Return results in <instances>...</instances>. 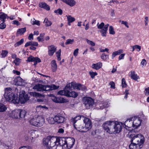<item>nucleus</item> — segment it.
Returning <instances> with one entry per match:
<instances>
[{"mask_svg":"<svg viewBox=\"0 0 149 149\" xmlns=\"http://www.w3.org/2000/svg\"><path fill=\"white\" fill-rule=\"evenodd\" d=\"M5 91L4 95L6 100L11 102L14 104H18L19 100L23 103H25L29 99L28 96L25 94L23 91L20 93L19 99L13 93L14 91L11 88H6L5 89Z\"/></svg>","mask_w":149,"mask_h":149,"instance_id":"1","label":"nucleus"},{"mask_svg":"<svg viewBox=\"0 0 149 149\" xmlns=\"http://www.w3.org/2000/svg\"><path fill=\"white\" fill-rule=\"evenodd\" d=\"M72 87L75 89L82 90H84L86 88L85 86L81 84L72 82L68 84L63 90L58 91V94L68 97H75L78 96L77 94L74 91L69 90L71 89Z\"/></svg>","mask_w":149,"mask_h":149,"instance_id":"2","label":"nucleus"},{"mask_svg":"<svg viewBox=\"0 0 149 149\" xmlns=\"http://www.w3.org/2000/svg\"><path fill=\"white\" fill-rule=\"evenodd\" d=\"M129 138L131 143L129 147L130 149H140L143 146L145 139L143 135L141 134L135 135L129 133Z\"/></svg>","mask_w":149,"mask_h":149,"instance_id":"3","label":"nucleus"},{"mask_svg":"<svg viewBox=\"0 0 149 149\" xmlns=\"http://www.w3.org/2000/svg\"><path fill=\"white\" fill-rule=\"evenodd\" d=\"M58 138L48 136L43 139V143L47 149H63V146L58 142Z\"/></svg>","mask_w":149,"mask_h":149,"instance_id":"4","label":"nucleus"},{"mask_svg":"<svg viewBox=\"0 0 149 149\" xmlns=\"http://www.w3.org/2000/svg\"><path fill=\"white\" fill-rule=\"evenodd\" d=\"M57 141L63 146V149H70L71 148L74 144L75 139L73 138H58Z\"/></svg>","mask_w":149,"mask_h":149,"instance_id":"5","label":"nucleus"},{"mask_svg":"<svg viewBox=\"0 0 149 149\" xmlns=\"http://www.w3.org/2000/svg\"><path fill=\"white\" fill-rule=\"evenodd\" d=\"M30 124L36 127H41L45 123L44 118L41 116L34 117L29 120Z\"/></svg>","mask_w":149,"mask_h":149,"instance_id":"6","label":"nucleus"},{"mask_svg":"<svg viewBox=\"0 0 149 149\" xmlns=\"http://www.w3.org/2000/svg\"><path fill=\"white\" fill-rule=\"evenodd\" d=\"M85 124L84 127L83 128V130H81L79 127H76V125L74 124V126L75 128L79 131L86 132L91 129L92 127V123L91 120L88 118H86L83 119Z\"/></svg>","mask_w":149,"mask_h":149,"instance_id":"7","label":"nucleus"},{"mask_svg":"<svg viewBox=\"0 0 149 149\" xmlns=\"http://www.w3.org/2000/svg\"><path fill=\"white\" fill-rule=\"evenodd\" d=\"M115 124L114 121H107L103 124V126L105 131L112 134L114 130L113 127Z\"/></svg>","mask_w":149,"mask_h":149,"instance_id":"8","label":"nucleus"},{"mask_svg":"<svg viewBox=\"0 0 149 149\" xmlns=\"http://www.w3.org/2000/svg\"><path fill=\"white\" fill-rule=\"evenodd\" d=\"M84 104L87 109H90L94 104V101L91 98L89 97H84L83 99Z\"/></svg>","mask_w":149,"mask_h":149,"instance_id":"9","label":"nucleus"},{"mask_svg":"<svg viewBox=\"0 0 149 149\" xmlns=\"http://www.w3.org/2000/svg\"><path fill=\"white\" fill-rule=\"evenodd\" d=\"M115 124L113 125V133H116L120 132L122 130V127L121 125L118 122H114Z\"/></svg>","mask_w":149,"mask_h":149,"instance_id":"10","label":"nucleus"},{"mask_svg":"<svg viewBox=\"0 0 149 149\" xmlns=\"http://www.w3.org/2000/svg\"><path fill=\"white\" fill-rule=\"evenodd\" d=\"M132 118L134 128H136L140 125L141 120L140 118L137 117H134Z\"/></svg>","mask_w":149,"mask_h":149,"instance_id":"11","label":"nucleus"},{"mask_svg":"<svg viewBox=\"0 0 149 149\" xmlns=\"http://www.w3.org/2000/svg\"><path fill=\"white\" fill-rule=\"evenodd\" d=\"M56 124H59L63 123L65 120V118L63 116L57 115L54 116Z\"/></svg>","mask_w":149,"mask_h":149,"instance_id":"12","label":"nucleus"},{"mask_svg":"<svg viewBox=\"0 0 149 149\" xmlns=\"http://www.w3.org/2000/svg\"><path fill=\"white\" fill-rule=\"evenodd\" d=\"M27 61L29 62H34V65H36L38 63L41 62V60L39 58L37 57H34L32 56H30L28 58Z\"/></svg>","mask_w":149,"mask_h":149,"instance_id":"13","label":"nucleus"},{"mask_svg":"<svg viewBox=\"0 0 149 149\" xmlns=\"http://www.w3.org/2000/svg\"><path fill=\"white\" fill-rule=\"evenodd\" d=\"M52 100L54 102L56 103H63L67 102V100L61 97H53Z\"/></svg>","mask_w":149,"mask_h":149,"instance_id":"14","label":"nucleus"},{"mask_svg":"<svg viewBox=\"0 0 149 149\" xmlns=\"http://www.w3.org/2000/svg\"><path fill=\"white\" fill-rule=\"evenodd\" d=\"M109 106L107 102H104L97 104L96 105V107L98 109H102L104 108L107 107Z\"/></svg>","mask_w":149,"mask_h":149,"instance_id":"15","label":"nucleus"},{"mask_svg":"<svg viewBox=\"0 0 149 149\" xmlns=\"http://www.w3.org/2000/svg\"><path fill=\"white\" fill-rule=\"evenodd\" d=\"M125 125L128 128H134L132 118L127 120L125 122Z\"/></svg>","mask_w":149,"mask_h":149,"instance_id":"16","label":"nucleus"},{"mask_svg":"<svg viewBox=\"0 0 149 149\" xmlns=\"http://www.w3.org/2000/svg\"><path fill=\"white\" fill-rule=\"evenodd\" d=\"M56 47L53 45L50 46L48 47V55L52 56L56 50Z\"/></svg>","mask_w":149,"mask_h":149,"instance_id":"17","label":"nucleus"},{"mask_svg":"<svg viewBox=\"0 0 149 149\" xmlns=\"http://www.w3.org/2000/svg\"><path fill=\"white\" fill-rule=\"evenodd\" d=\"M109 26L108 24L105 25L103 28L100 31L101 34V35L102 36L105 37L106 36Z\"/></svg>","mask_w":149,"mask_h":149,"instance_id":"18","label":"nucleus"},{"mask_svg":"<svg viewBox=\"0 0 149 149\" xmlns=\"http://www.w3.org/2000/svg\"><path fill=\"white\" fill-rule=\"evenodd\" d=\"M23 79L20 77H16L14 80L15 84L18 86H21L23 82Z\"/></svg>","mask_w":149,"mask_h":149,"instance_id":"19","label":"nucleus"},{"mask_svg":"<svg viewBox=\"0 0 149 149\" xmlns=\"http://www.w3.org/2000/svg\"><path fill=\"white\" fill-rule=\"evenodd\" d=\"M44 85L42 84H38L36 85L33 88V89L37 90L38 91L44 92Z\"/></svg>","mask_w":149,"mask_h":149,"instance_id":"20","label":"nucleus"},{"mask_svg":"<svg viewBox=\"0 0 149 149\" xmlns=\"http://www.w3.org/2000/svg\"><path fill=\"white\" fill-rule=\"evenodd\" d=\"M20 109H16L12 112V115L16 118H20Z\"/></svg>","mask_w":149,"mask_h":149,"instance_id":"21","label":"nucleus"},{"mask_svg":"<svg viewBox=\"0 0 149 149\" xmlns=\"http://www.w3.org/2000/svg\"><path fill=\"white\" fill-rule=\"evenodd\" d=\"M102 66V63L99 62L96 63H93L92 65V68L96 70H98L101 68Z\"/></svg>","mask_w":149,"mask_h":149,"instance_id":"22","label":"nucleus"},{"mask_svg":"<svg viewBox=\"0 0 149 149\" xmlns=\"http://www.w3.org/2000/svg\"><path fill=\"white\" fill-rule=\"evenodd\" d=\"M39 6L40 8H44L47 10H49L50 9L49 6L45 2L40 3Z\"/></svg>","mask_w":149,"mask_h":149,"instance_id":"23","label":"nucleus"},{"mask_svg":"<svg viewBox=\"0 0 149 149\" xmlns=\"http://www.w3.org/2000/svg\"><path fill=\"white\" fill-rule=\"evenodd\" d=\"M51 68L53 72H55L57 68V66L55 60H53L51 62Z\"/></svg>","mask_w":149,"mask_h":149,"instance_id":"24","label":"nucleus"},{"mask_svg":"<svg viewBox=\"0 0 149 149\" xmlns=\"http://www.w3.org/2000/svg\"><path fill=\"white\" fill-rule=\"evenodd\" d=\"M130 76L131 79L135 81H136L139 78L137 74H136L135 72L134 71L131 72Z\"/></svg>","mask_w":149,"mask_h":149,"instance_id":"25","label":"nucleus"},{"mask_svg":"<svg viewBox=\"0 0 149 149\" xmlns=\"http://www.w3.org/2000/svg\"><path fill=\"white\" fill-rule=\"evenodd\" d=\"M84 118V119L86 118H84L83 116H76L74 118H72L71 119V122L73 123L74 125L76 122L77 120H80L81 118Z\"/></svg>","mask_w":149,"mask_h":149,"instance_id":"26","label":"nucleus"},{"mask_svg":"<svg viewBox=\"0 0 149 149\" xmlns=\"http://www.w3.org/2000/svg\"><path fill=\"white\" fill-rule=\"evenodd\" d=\"M76 3L74 0H67L65 3L70 6H73L76 4Z\"/></svg>","mask_w":149,"mask_h":149,"instance_id":"27","label":"nucleus"},{"mask_svg":"<svg viewBox=\"0 0 149 149\" xmlns=\"http://www.w3.org/2000/svg\"><path fill=\"white\" fill-rule=\"evenodd\" d=\"M26 27L19 29H18L17 33L18 34L22 35L23 34L26 32Z\"/></svg>","mask_w":149,"mask_h":149,"instance_id":"28","label":"nucleus"},{"mask_svg":"<svg viewBox=\"0 0 149 149\" xmlns=\"http://www.w3.org/2000/svg\"><path fill=\"white\" fill-rule=\"evenodd\" d=\"M31 23L32 25H36L38 26L40 25V21L36 20L34 18L31 19Z\"/></svg>","mask_w":149,"mask_h":149,"instance_id":"29","label":"nucleus"},{"mask_svg":"<svg viewBox=\"0 0 149 149\" xmlns=\"http://www.w3.org/2000/svg\"><path fill=\"white\" fill-rule=\"evenodd\" d=\"M123 52V50L120 49L119 50L113 52L112 54V58L113 59L114 57L118 55H119Z\"/></svg>","mask_w":149,"mask_h":149,"instance_id":"30","label":"nucleus"},{"mask_svg":"<svg viewBox=\"0 0 149 149\" xmlns=\"http://www.w3.org/2000/svg\"><path fill=\"white\" fill-rule=\"evenodd\" d=\"M48 122L50 124H56L54 119V118L49 117L47 118Z\"/></svg>","mask_w":149,"mask_h":149,"instance_id":"31","label":"nucleus"},{"mask_svg":"<svg viewBox=\"0 0 149 149\" xmlns=\"http://www.w3.org/2000/svg\"><path fill=\"white\" fill-rule=\"evenodd\" d=\"M45 35V33H40V36L38 37L37 38V39L39 42H43L44 40V36Z\"/></svg>","mask_w":149,"mask_h":149,"instance_id":"32","label":"nucleus"},{"mask_svg":"<svg viewBox=\"0 0 149 149\" xmlns=\"http://www.w3.org/2000/svg\"><path fill=\"white\" fill-rule=\"evenodd\" d=\"M20 118H24L26 113V112L24 110L20 109Z\"/></svg>","mask_w":149,"mask_h":149,"instance_id":"33","label":"nucleus"},{"mask_svg":"<svg viewBox=\"0 0 149 149\" xmlns=\"http://www.w3.org/2000/svg\"><path fill=\"white\" fill-rule=\"evenodd\" d=\"M7 16V15L5 13H0V19H2V20L1 21V22L2 21H3V20L4 21V22H5V19L6 18Z\"/></svg>","mask_w":149,"mask_h":149,"instance_id":"34","label":"nucleus"},{"mask_svg":"<svg viewBox=\"0 0 149 149\" xmlns=\"http://www.w3.org/2000/svg\"><path fill=\"white\" fill-rule=\"evenodd\" d=\"M101 57L104 61H106L109 59V55L103 53L101 55Z\"/></svg>","mask_w":149,"mask_h":149,"instance_id":"35","label":"nucleus"},{"mask_svg":"<svg viewBox=\"0 0 149 149\" xmlns=\"http://www.w3.org/2000/svg\"><path fill=\"white\" fill-rule=\"evenodd\" d=\"M67 17L68 22H72L75 20V19L74 17H72L70 15L67 16Z\"/></svg>","mask_w":149,"mask_h":149,"instance_id":"36","label":"nucleus"},{"mask_svg":"<svg viewBox=\"0 0 149 149\" xmlns=\"http://www.w3.org/2000/svg\"><path fill=\"white\" fill-rule=\"evenodd\" d=\"M8 52L6 50H2L1 53L2 58H4L7 56Z\"/></svg>","mask_w":149,"mask_h":149,"instance_id":"37","label":"nucleus"},{"mask_svg":"<svg viewBox=\"0 0 149 149\" xmlns=\"http://www.w3.org/2000/svg\"><path fill=\"white\" fill-rule=\"evenodd\" d=\"M44 22L46 23L45 25L47 26H49L52 24L51 22L49 21L48 19L46 18L45 19Z\"/></svg>","mask_w":149,"mask_h":149,"instance_id":"38","label":"nucleus"},{"mask_svg":"<svg viewBox=\"0 0 149 149\" xmlns=\"http://www.w3.org/2000/svg\"><path fill=\"white\" fill-rule=\"evenodd\" d=\"M6 109V106L3 104L0 103V112H3Z\"/></svg>","mask_w":149,"mask_h":149,"instance_id":"39","label":"nucleus"},{"mask_svg":"<svg viewBox=\"0 0 149 149\" xmlns=\"http://www.w3.org/2000/svg\"><path fill=\"white\" fill-rule=\"evenodd\" d=\"M24 41V39L23 38L22 39L19 41L17 42L14 45L15 47H16L21 45L23 43Z\"/></svg>","mask_w":149,"mask_h":149,"instance_id":"40","label":"nucleus"},{"mask_svg":"<svg viewBox=\"0 0 149 149\" xmlns=\"http://www.w3.org/2000/svg\"><path fill=\"white\" fill-rule=\"evenodd\" d=\"M30 94L31 96L35 97H40L41 96V94L36 92H31L30 93Z\"/></svg>","mask_w":149,"mask_h":149,"instance_id":"41","label":"nucleus"},{"mask_svg":"<svg viewBox=\"0 0 149 149\" xmlns=\"http://www.w3.org/2000/svg\"><path fill=\"white\" fill-rule=\"evenodd\" d=\"M105 25L104 24L103 22H102L100 24L99 23H97V26L98 29H102L104 27Z\"/></svg>","mask_w":149,"mask_h":149,"instance_id":"42","label":"nucleus"},{"mask_svg":"<svg viewBox=\"0 0 149 149\" xmlns=\"http://www.w3.org/2000/svg\"><path fill=\"white\" fill-rule=\"evenodd\" d=\"M109 33L110 34L114 35L115 33L113 28L112 26H110L109 28Z\"/></svg>","mask_w":149,"mask_h":149,"instance_id":"43","label":"nucleus"},{"mask_svg":"<svg viewBox=\"0 0 149 149\" xmlns=\"http://www.w3.org/2000/svg\"><path fill=\"white\" fill-rule=\"evenodd\" d=\"M89 74L91 78L93 79L95 76L97 75V73L96 72H93L92 71H90Z\"/></svg>","mask_w":149,"mask_h":149,"instance_id":"44","label":"nucleus"},{"mask_svg":"<svg viewBox=\"0 0 149 149\" xmlns=\"http://www.w3.org/2000/svg\"><path fill=\"white\" fill-rule=\"evenodd\" d=\"M4 22L3 20L1 22V23L0 24V29H3L6 28V25L4 23Z\"/></svg>","mask_w":149,"mask_h":149,"instance_id":"45","label":"nucleus"},{"mask_svg":"<svg viewBox=\"0 0 149 149\" xmlns=\"http://www.w3.org/2000/svg\"><path fill=\"white\" fill-rule=\"evenodd\" d=\"M61 53V49H60L58 51H57L56 52V56L57 57L58 60V61H60L61 60V58L60 57Z\"/></svg>","mask_w":149,"mask_h":149,"instance_id":"46","label":"nucleus"},{"mask_svg":"<svg viewBox=\"0 0 149 149\" xmlns=\"http://www.w3.org/2000/svg\"><path fill=\"white\" fill-rule=\"evenodd\" d=\"M54 12L57 15H61L62 14L63 11L61 9L59 8L57 10H55Z\"/></svg>","mask_w":149,"mask_h":149,"instance_id":"47","label":"nucleus"},{"mask_svg":"<svg viewBox=\"0 0 149 149\" xmlns=\"http://www.w3.org/2000/svg\"><path fill=\"white\" fill-rule=\"evenodd\" d=\"M86 41L88 44L92 46H94L95 45V43L93 41L89 40L88 39H86Z\"/></svg>","mask_w":149,"mask_h":149,"instance_id":"48","label":"nucleus"},{"mask_svg":"<svg viewBox=\"0 0 149 149\" xmlns=\"http://www.w3.org/2000/svg\"><path fill=\"white\" fill-rule=\"evenodd\" d=\"M74 41V40L69 39L66 40V42H65V44L66 45L69 44H72Z\"/></svg>","mask_w":149,"mask_h":149,"instance_id":"49","label":"nucleus"},{"mask_svg":"<svg viewBox=\"0 0 149 149\" xmlns=\"http://www.w3.org/2000/svg\"><path fill=\"white\" fill-rule=\"evenodd\" d=\"M20 59L19 58H16L14 61V62L16 65H18L20 62Z\"/></svg>","mask_w":149,"mask_h":149,"instance_id":"50","label":"nucleus"},{"mask_svg":"<svg viewBox=\"0 0 149 149\" xmlns=\"http://www.w3.org/2000/svg\"><path fill=\"white\" fill-rule=\"evenodd\" d=\"M44 91L52 90L49 86H46L44 85Z\"/></svg>","mask_w":149,"mask_h":149,"instance_id":"51","label":"nucleus"},{"mask_svg":"<svg viewBox=\"0 0 149 149\" xmlns=\"http://www.w3.org/2000/svg\"><path fill=\"white\" fill-rule=\"evenodd\" d=\"M122 86L123 88H125L126 86V81L125 80L124 78H123L122 80Z\"/></svg>","mask_w":149,"mask_h":149,"instance_id":"52","label":"nucleus"},{"mask_svg":"<svg viewBox=\"0 0 149 149\" xmlns=\"http://www.w3.org/2000/svg\"><path fill=\"white\" fill-rule=\"evenodd\" d=\"M120 22H121V24L124 25L127 28H129V26L128 25V23L126 21H120Z\"/></svg>","mask_w":149,"mask_h":149,"instance_id":"53","label":"nucleus"},{"mask_svg":"<svg viewBox=\"0 0 149 149\" xmlns=\"http://www.w3.org/2000/svg\"><path fill=\"white\" fill-rule=\"evenodd\" d=\"M146 63V61L145 59H143L141 62V64L142 67H143L144 66H145Z\"/></svg>","mask_w":149,"mask_h":149,"instance_id":"54","label":"nucleus"},{"mask_svg":"<svg viewBox=\"0 0 149 149\" xmlns=\"http://www.w3.org/2000/svg\"><path fill=\"white\" fill-rule=\"evenodd\" d=\"M144 93H145V94L146 95H149V87H148V88H145Z\"/></svg>","mask_w":149,"mask_h":149,"instance_id":"55","label":"nucleus"},{"mask_svg":"<svg viewBox=\"0 0 149 149\" xmlns=\"http://www.w3.org/2000/svg\"><path fill=\"white\" fill-rule=\"evenodd\" d=\"M12 24H15L17 26L20 25V24L17 20H15L12 22Z\"/></svg>","mask_w":149,"mask_h":149,"instance_id":"56","label":"nucleus"},{"mask_svg":"<svg viewBox=\"0 0 149 149\" xmlns=\"http://www.w3.org/2000/svg\"><path fill=\"white\" fill-rule=\"evenodd\" d=\"M78 50L79 49H77L74 50L73 53L74 56H77L78 53Z\"/></svg>","mask_w":149,"mask_h":149,"instance_id":"57","label":"nucleus"},{"mask_svg":"<svg viewBox=\"0 0 149 149\" xmlns=\"http://www.w3.org/2000/svg\"><path fill=\"white\" fill-rule=\"evenodd\" d=\"M19 149H31V148L29 146H24L19 148Z\"/></svg>","mask_w":149,"mask_h":149,"instance_id":"58","label":"nucleus"},{"mask_svg":"<svg viewBox=\"0 0 149 149\" xmlns=\"http://www.w3.org/2000/svg\"><path fill=\"white\" fill-rule=\"evenodd\" d=\"M111 86V87L112 88H114L115 87V83L113 81L110 82L109 84Z\"/></svg>","mask_w":149,"mask_h":149,"instance_id":"59","label":"nucleus"},{"mask_svg":"<svg viewBox=\"0 0 149 149\" xmlns=\"http://www.w3.org/2000/svg\"><path fill=\"white\" fill-rule=\"evenodd\" d=\"M134 49H139L138 51H140L141 49V47L138 45H136L133 46Z\"/></svg>","mask_w":149,"mask_h":149,"instance_id":"60","label":"nucleus"},{"mask_svg":"<svg viewBox=\"0 0 149 149\" xmlns=\"http://www.w3.org/2000/svg\"><path fill=\"white\" fill-rule=\"evenodd\" d=\"M31 46H37L38 45V44L37 42H36L31 41Z\"/></svg>","mask_w":149,"mask_h":149,"instance_id":"61","label":"nucleus"},{"mask_svg":"<svg viewBox=\"0 0 149 149\" xmlns=\"http://www.w3.org/2000/svg\"><path fill=\"white\" fill-rule=\"evenodd\" d=\"M129 94L128 93V90H126L125 92V96L124 97V98L126 99L127 98V96L128 94Z\"/></svg>","mask_w":149,"mask_h":149,"instance_id":"62","label":"nucleus"},{"mask_svg":"<svg viewBox=\"0 0 149 149\" xmlns=\"http://www.w3.org/2000/svg\"><path fill=\"white\" fill-rule=\"evenodd\" d=\"M31 43H32V42H31V41H29V42H27L25 45V47H27L28 46H31Z\"/></svg>","mask_w":149,"mask_h":149,"instance_id":"63","label":"nucleus"},{"mask_svg":"<svg viewBox=\"0 0 149 149\" xmlns=\"http://www.w3.org/2000/svg\"><path fill=\"white\" fill-rule=\"evenodd\" d=\"M28 39L29 40H33V35L32 33L30 34L29 36Z\"/></svg>","mask_w":149,"mask_h":149,"instance_id":"64","label":"nucleus"}]
</instances>
